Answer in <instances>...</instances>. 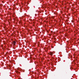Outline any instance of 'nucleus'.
<instances>
[{"mask_svg": "<svg viewBox=\"0 0 79 79\" xmlns=\"http://www.w3.org/2000/svg\"><path fill=\"white\" fill-rule=\"evenodd\" d=\"M13 44L14 45H15L16 44V42H15V41H14L13 42Z\"/></svg>", "mask_w": 79, "mask_h": 79, "instance_id": "1", "label": "nucleus"}, {"mask_svg": "<svg viewBox=\"0 0 79 79\" xmlns=\"http://www.w3.org/2000/svg\"><path fill=\"white\" fill-rule=\"evenodd\" d=\"M49 54H50V55L52 56V55H53V53H52V52H50V53H49Z\"/></svg>", "mask_w": 79, "mask_h": 79, "instance_id": "2", "label": "nucleus"}]
</instances>
